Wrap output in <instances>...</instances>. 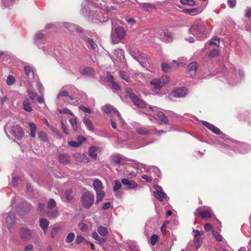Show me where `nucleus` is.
<instances>
[{
  "mask_svg": "<svg viewBox=\"0 0 251 251\" xmlns=\"http://www.w3.org/2000/svg\"><path fill=\"white\" fill-rule=\"evenodd\" d=\"M212 26L207 21L197 20L189 29V32L198 40H202L209 35Z\"/></svg>",
  "mask_w": 251,
  "mask_h": 251,
  "instance_id": "f257e3e1",
  "label": "nucleus"
},
{
  "mask_svg": "<svg viewBox=\"0 0 251 251\" xmlns=\"http://www.w3.org/2000/svg\"><path fill=\"white\" fill-rule=\"evenodd\" d=\"M112 31L111 38L113 44H115L119 43L126 36V31L124 27L119 25L122 23L117 19L111 20Z\"/></svg>",
  "mask_w": 251,
  "mask_h": 251,
  "instance_id": "f03ea898",
  "label": "nucleus"
},
{
  "mask_svg": "<svg viewBox=\"0 0 251 251\" xmlns=\"http://www.w3.org/2000/svg\"><path fill=\"white\" fill-rule=\"evenodd\" d=\"M4 129L8 137L9 135L8 132L11 133L15 138L18 140L22 139L24 137V131L22 128L12 122H9L6 123L4 127Z\"/></svg>",
  "mask_w": 251,
  "mask_h": 251,
  "instance_id": "7ed1b4c3",
  "label": "nucleus"
},
{
  "mask_svg": "<svg viewBox=\"0 0 251 251\" xmlns=\"http://www.w3.org/2000/svg\"><path fill=\"white\" fill-rule=\"evenodd\" d=\"M130 53L132 57L144 67H147L148 65L151 63V59L146 54L141 53L135 48L130 49Z\"/></svg>",
  "mask_w": 251,
  "mask_h": 251,
  "instance_id": "20e7f679",
  "label": "nucleus"
},
{
  "mask_svg": "<svg viewBox=\"0 0 251 251\" xmlns=\"http://www.w3.org/2000/svg\"><path fill=\"white\" fill-rule=\"evenodd\" d=\"M224 146L227 149H229L234 151L236 149L239 150L240 152L242 153H247L251 150V147L245 143L240 144L236 141H231L229 144H224Z\"/></svg>",
  "mask_w": 251,
  "mask_h": 251,
  "instance_id": "39448f33",
  "label": "nucleus"
},
{
  "mask_svg": "<svg viewBox=\"0 0 251 251\" xmlns=\"http://www.w3.org/2000/svg\"><path fill=\"white\" fill-rule=\"evenodd\" d=\"M93 185L96 192V203L98 204L102 201L105 196V192L103 190L102 183L100 179H95L93 180Z\"/></svg>",
  "mask_w": 251,
  "mask_h": 251,
  "instance_id": "423d86ee",
  "label": "nucleus"
},
{
  "mask_svg": "<svg viewBox=\"0 0 251 251\" xmlns=\"http://www.w3.org/2000/svg\"><path fill=\"white\" fill-rule=\"evenodd\" d=\"M95 196L92 192L87 191L84 193L81 198V202L83 207L88 209L94 204Z\"/></svg>",
  "mask_w": 251,
  "mask_h": 251,
  "instance_id": "0eeeda50",
  "label": "nucleus"
},
{
  "mask_svg": "<svg viewBox=\"0 0 251 251\" xmlns=\"http://www.w3.org/2000/svg\"><path fill=\"white\" fill-rule=\"evenodd\" d=\"M169 78L167 76H162L159 79H154L151 81V84L152 85L155 89L156 93L160 91V88L164 85L168 83Z\"/></svg>",
  "mask_w": 251,
  "mask_h": 251,
  "instance_id": "6e6552de",
  "label": "nucleus"
},
{
  "mask_svg": "<svg viewBox=\"0 0 251 251\" xmlns=\"http://www.w3.org/2000/svg\"><path fill=\"white\" fill-rule=\"evenodd\" d=\"M194 215L196 217L200 216L202 218H211L212 217L213 212L211 207L203 206L197 209Z\"/></svg>",
  "mask_w": 251,
  "mask_h": 251,
  "instance_id": "1a4fd4ad",
  "label": "nucleus"
},
{
  "mask_svg": "<svg viewBox=\"0 0 251 251\" xmlns=\"http://www.w3.org/2000/svg\"><path fill=\"white\" fill-rule=\"evenodd\" d=\"M102 109L104 112L108 114H114L117 118L119 122L123 125H124L125 123L121 114L113 106L110 104H106L103 106Z\"/></svg>",
  "mask_w": 251,
  "mask_h": 251,
  "instance_id": "9d476101",
  "label": "nucleus"
},
{
  "mask_svg": "<svg viewBox=\"0 0 251 251\" xmlns=\"http://www.w3.org/2000/svg\"><path fill=\"white\" fill-rule=\"evenodd\" d=\"M153 188L155 190V191L154 192V196L157 200L160 201H162L164 200H168L169 197L164 192L162 188L160 186L154 185L153 186Z\"/></svg>",
  "mask_w": 251,
  "mask_h": 251,
  "instance_id": "9b49d317",
  "label": "nucleus"
},
{
  "mask_svg": "<svg viewBox=\"0 0 251 251\" xmlns=\"http://www.w3.org/2000/svg\"><path fill=\"white\" fill-rule=\"evenodd\" d=\"M129 159H126L123 155L119 153L112 154L110 157V161L111 163L114 164H125L127 161Z\"/></svg>",
  "mask_w": 251,
  "mask_h": 251,
  "instance_id": "f8f14e48",
  "label": "nucleus"
},
{
  "mask_svg": "<svg viewBox=\"0 0 251 251\" xmlns=\"http://www.w3.org/2000/svg\"><path fill=\"white\" fill-rule=\"evenodd\" d=\"M45 37V34L41 31H38L34 36V43L36 45L37 47L42 49L44 52L51 54V52L47 50V47L44 46H41L40 44V40L44 39Z\"/></svg>",
  "mask_w": 251,
  "mask_h": 251,
  "instance_id": "ddd939ff",
  "label": "nucleus"
},
{
  "mask_svg": "<svg viewBox=\"0 0 251 251\" xmlns=\"http://www.w3.org/2000/svg\"><path fill=\"white\" fill-rule=\"evenodd\" d=\"M149 109L152 111L156 112V116L161 124H167L169 122L168 118L160 111L161 109L156 106H149Z\"/></svg>",
  "mask_w": 251,
  "mask_h": 251,
  "instance_id": "4468645a",
  "label": "nucleus"
},
{
  "mask_svg": "<svg viewBox=\"0 0 251 251\" xmlns=\"http://www.w3.org/2000/svg\"><path fill=\"white\" fill-rule=\"evenodd\" d=\"M121 183L127 190H136L139 187V185L135 181L128 179V178H123L121 180Z\"/></svg>",
  "mask_w": 251,
  "mask_h": 251,
  "instance_id": "2eb2a0df",
  "label": "nucleus"
},
{
  "mask_svg": "<svg viewBox=\"0 0 251 251\" xmlns=\"http://www.w3.org/2000/svg\"><path fill=\"white\" fill-rule=\"evenodd\" d=\"M19 235L23 241H27L31 239L32 232L30 229L23 226L20 228Z\"/></svg>",
  "mask_w": 251,
  "mask_h": 251,
  "instance_id": "dca6fc26",
  "label": "nucleus"
},
{
  "mask_svg": "<svg viewBox=\"0 0 251 251\" xmlns=\"http://www.w3.org/2000/svg\"><path fill=\"white\" fill-rule=\"evenodd\" d=\"M187 89L185 87H181L172 91L170 94V97L175 98L184 97L186 95Z\"/></svg>",
  "mask_w": 251,
  "mask_h": 251,
  "instance_id": "f3484780",
  "label": "nucleus"
},
{
  "mask_svg": "<svg viewBox=\"0 0 251 251\" xmlns=\"http://www.w3.org/2000/svg\"><path fill=\"white\" fill-rule=\"evenodd\" d=\"M15 214L12 212H9L6 219V225L9 230L11 231L15 225Z\"/></svg>",
  "mask_w": 251,
  "mask_h": 251,
  "instance_id": "a211bd4d",
  "label": "nucleus"
},
{
  "mask_svg": "<svg viewBox=\"0 0 251 251\" xmlns=\"http://www.w3.org/2000/svg\"><path fill=\"white\" fill-rule=\"evenodd\" d=\"M132 3L134 4H138L140 7L147 11H150L156 8L155 5L151 3H140L137 0H134V1H133Z\"/></svg>",
  "mask_w": 251,
  "mask_h": 251,
  "instance_id": "6ab92c4d",
  "label": "nucleus"
},
{
  "mask_svg": "<svg viewBox=\"0 0 251 251\" xmlns=\"http://www.w3.org/2000/svg\"><path fill=\"white\" fill-rule=\"evenodd\" d=\"M136 131L141 135H148L152 134L153 130L151 127L141 126L136 128Z\"/></svg>",
  "mask_w": 251,
  "mask_h": 251,
  "instance_id": "aec40b11",
  "label": "nucleus"
},
{
  "mask_svg": "<svg viewBox=\"0 0 251 251\" xmlns=\"http://www.w3.org/2000/svg\"><path fill=\"white\" fill-rule=\"evenodd\" d=\"M114 55L115 58L112 57L113 61L114 60L118 61L123 62L125 61L124 52L123 50L117 49L114 50Z\"/></svg>",
  "mask_w": 251,
  "mask_h": 251,
  "instance_id": "412c9836",
  "label": "nucleus"
},
{
  "mask_svg": "<svg viewBox=\"0 0 251 251\" xmlns=\"http://www.w3.org/2000/svg\"><path fill=\"white\" fill-rule=\"evenodd\" d=\"M130 98L133 101L134 104L137 106L142 108L146 107V103L145 102L140 99L136 95L131 94L130 95Z\"/></svg>",
  "mask_w": 251,
  "mask_h": 251,
  "instance_id": "4be33fe9",
  "label": "nucleus"
},
{
  "mask_svg": "<svg viewBox=\"0 0 251 251\" xmlns=\"http://www.w3.org/2000/svg\"><path fill=\"white\" fill-rule=\"evenodd\" d=\"M74 156L75 160L79 162L88 163L90 161V159L85 153L76 152Z\"/></svg>",
  "mask_w": 251,
  "mask_h": 251,
  "instance_id": "5701e85b",
  "label": "nucleus"
},
{
  "mask_svg": "<svg viewBox=\"0 0 251 251\" xmlns=\"http://www.w3.org/2000/svg\"><path fill=\"white\" fill-rule=\"evenodd\" d=\"M201 123L204 126L206 127L215 134L220 135L221 134V131L214 125L204 121H201Z\"/></svg>",
  "mask_w": 251,
  "mask_h": 251,
  "instance_id": "b1692460",
  "label": "nucleus"
},
{
  "mask_svg": "<svg viewBox=\"0 0 251 251\" xmlns=\"http://www.w3.org/2000/svg\"><path fill=\"white\" fill-rule=\"evenodd\" d=\"M239 77H237L236 74H234V76H232V80H230V83L232 85L236 84L240 82L244 78V73L242 70L238 71Z\"/></svg>",
  "mask_w": 251,
  "mask_h": 251,
  "instance_id": "393cba45",
  "label": "nucleus"
},
{
  "mask_svg": "<svg viewBox=\"0 0 251 251\" xmlns=\"http://www.w3.org/2000/svg\"><path fill=\"white\" fill-rule=\"evenodd\" d=\"M106 79L111 84L112 89L115 91H118L120 89L119 85L114 81L113 76L108 72H107Z\"/></svg>",
  "mask_w": 251,
  "mask_h": 251,
  "instance_id": "a878e982",
  "label": "nucleus"
},
{
  "mask_svg": "<svg viewBox=\"0 0 251 251\" xmlns=\"http://www.w3.org/2000/svg\"><path fill=\"white\" fill-rule=\"evenodd\" d=\"M193 232L195 233L194 238V246L197 250H198L201 246V234L198 230H193Z\"/></svg>",
  "mask_w": 251,
  "mask_h": 251,
  "instance_id": "bb28decb",
  "label": "nucleus"
},
{
  "mask_svg": "<svg viewBox=\"0 0 251 251\" xmlns=\"http://www.w3.org/2000/svg\"><path fill=\"white\" fill-rule=\"evenodd\" d=\"M73 88L72 85H66L62 87L61 90L57 96V99L59 100L61 97H67L69 95V91Z\"/></svg>",
  "mask_w": 251,
  "mask_h": 251,
  "instance_id": "cd10ccee",
  "label": "nucleus"
},
{
  "mask_svg": "<svg viewBox=\"0 0 251 251\" xmlns=\"http://www.w3.org/2000/svg\"><path fill=\"white\" fill-rule=\"evenodd\" d=\"M64 25L69 31L74 32L75 30L79 33L82 32V29L75 25L70 23H64Z\"/></svg>",
  "mask_w": 251,
  "mask_h": 251,
  "instance_id": "c85d7f7f",
  "label": "nucleus"
},
{
  "mask_svg": "<svg viewBox=\"0 0 251 251\" xmlns=\"http://www.w3.org/2000/svg\"><path fill=\"white\" fill-rule=\"evenodd\" d=\"M197 69V64L195 62H192L188 66V70L191 77H193L196 75Z\"/></svg>",
  "mask_w": 251,
  "mask_h": 251,
  "instance_id": "c756f323",
  "label": "nucleus"
},
{
  "mask_svg": "<svg viewBox=\"0 0 251 251\" xmlns=\"http://www.w3.org/2000/svg\"><path fill=\"white\" fill-rule=\"evenodd\" d=\"M24 69L26 77L29 80L35 79V74L32 67L26 66L25 67Z\"/></svg>",
  "mask_w": 251,
  "mask_h": 251,
  "instance_id": "7c9ffc66",
  "label": "nucleus"
},
{
  "mask_svg": "<svg viewBox=\"0 0 251 251\" xmlns=\"http://www.w3.org/2000/svg\"><path fill=\"white\" fill-rule=\"evenodd\" d=\"M58 160L62 164H67L70 162L71 158L68 153H61L58 156Z\"/></svg>",
  "mask_w": 251,
  "mask_h": 251,
  "instance_id": "2f4dec72",
  "label": "nucleus"
},
{
  "mask_svg": "<svg viewBox=\"0 0 251 251\" xmlns=\"http://www.w3.org/2000/svg\"><path fill=\"white\" fill-rule=\"evenodd\" d=\"M49 225V222L46 219H41L40 220V226L44 231V233L46 234L47 232Z\"/></svg>",
  "mask_w": 251,
  "mask_h": 251,
  "instance_id": "473e14b6",
  "label": "nucleus"
},
{
  "mask_svg": "<svg viewBox=\"0 0 251 251\" xmlns=\"http://www.w3.org/2000/svg\"><path fill=\"white\" fill-rule=\"evenodd\" d=\"M83 122L89 130L91 131H93L94 130L93 124L89 119L86 117L84 118L83 119Z\"/></svg>",
  "mask_w": 251,
  "mask_h": 251,
  "instance_id": "72a5a7b5",
  "label": "nucleus"
},
{
  "mask_svg": "<svg viewBox=\"0 0 251 251\" xmlns=\"http://www.w3.org/2000/svg\"><path fill=\"white\" fill-rule=\"evenodd\" d=\"M99 148L95 146L91 147L88 151V154L89 156L93 158L96 159L97 157V151L98 150Z\"/></svg>",
  "mask_w": 251,
  "mask_h": 251,
  "instance_id": "f704fd0d",
  "label": "nucleus"
},
{
  "mask_svg": "<svg viewBox=\"0 0 251 251\" xmlns=\"http://www.w3.org/2000/svg\"><path fill=\"white\" fill-rule=\"evenodd\" d=\"M73 198V191L72 189H69L65 191L64 196L62 197L63 201L65 200L67 201H71Z\"/></svg>",
  "mask_w": 251,
  "mask_h": 251,
  "instance_id": "c9c22d12",
  "label": "nucleus"
},
{
  "mask_svg": "<svg viewBox=\"0 0 251 251\" xmlns=\"http://www.w3.org/2000/svg\"><path fill=\"white\" fill-rule=\"evenodd\" d=\"M23 109L26 112H30L32 110L30 101L28 99H25L23 103Z\"/></svg>",
  "mask_w": 251,
  "mask_h": 251,
  "instance_id": "e433bc0d",
  "label": "nucleus"
},
{
  "mask_svg": "<svg viewBox=\"0 0 251 251\" xmlns=\"http://www.w3.org/2000/svg\"><path fill=\"white\" fill-rule=\"evenodd\" d=\"M122 183L121 181L118 180H116L114 182V186L113 187V190L114 192H116V196L118 197L119 196V192L118 191L122 188Z\"/></svg>",
  "mask_w": 251,
  "mask_h": 251,
  "instance_id": "4c0bfd02",
  "label": "nucleus"
},
{
  "mask_svg": "<svg viewBox=\"0 0 251 251\" xmlns=\"http://www.w3.org/2000/svg\"><path fill=\"white\" fill-rule=\"evenodd\" d=\"M1 92L2 96H0V109L2 108L5 104L8 103L9 100L7 95L3 93L2 90H1Z\"/></svg>",
  "mask_w": 251,
  "mask_h": 251,
  "instance_id": "58836bf2",
  "label": "nucleus"
},
{
  "mask_svg": "<svg viewBox=\"0 0 251 251\" xmlns=\"http://www.w3.org/2000/svg\"><path fill=\"white\" fill-rule=\"evenodd\" d=\"M81 74L83 75H87L88 76L94 75L95 74V71L92 68H84L81 70Z\"/></svg>",
  "mask_w": 251,
  "mask_h": 251,
  "instance_id": "ea45409f",
  "label": "nucleus"
},
{
  "mask_svg": "<svg viewBox=\"0 0 251 251\" xmlns=\"http://www.w3.org/2000/svg\"><path fill=\"white\" fill-rule=\"evenodd\" d=\"M28 126L30 131V135L31 137L34 138L36 136V132L37 129L36 126L34 123L31 122L29 123Z\"/></svg>",
  "mask_w": 251,
  "mask_h": 251,
  "instance_id": "a19ab883",
  "label": "nucleus"
},
{
  "mask_svg": "<svg viewBox=\"0 0 251 251\" xmlns=\"http://www.w3.org/2000/svg\"><path fill=\"white\" fill-rule=\"evenodd\" d=\"M161 40L168 43L172 42L173 41V35L172 33L170 32L168 30L165 36H161Z\"/></svg>",
  "mask_w": 251,
  "mask_h": 251,
  "instance_id": "79ce46f5",
  "label": "nucleus"
},
{
  "mask_svg": "<svg viewBox=\"0 0 251 251\" xmlns=\"http://www.w3.org/2000/svg\"><path fill=\"white\" fill-rule=\"evenodd\" d=\"M86 42L88 46H89L91 49L94 50H96L98 48L97 45L94 42V41L90 38H87Z\"/></svg>",
  "mask_w": 251,
  "mask_h": 251,
  "instance_id": "37998d69",
  "label": "nucleus"
},
{
  "mask_svg": "<svg viewBox=\"0 0 251 251\" xmlns=\"http://www.w3.org/2000/svg\"><path fill=\"white\" fill-rule=\"evenodd\" d=\"M98 232L102 236H105L107 234V229L103 226H99L97 229Z\"/></svg>",
  "mask_w": 251,
  "mask_h": 251,
  "instance_id": "c03bdc74",
  "label": "nucleus"
},
{
  "mask_svg": "<svg viewBox=\"0 0 251 251\" xmlns=\"http://www.w3.org/2000/svg\"><path fill=\"white\" fill-rule=\"evenodd\" d=\"M76 118H77L75 116L74 118H72L69 120V122L71 125V127L74 131H76L78 128Z\"/></svg>",
  "mask_w": 251,
  "mask_h": 251,
  "instance_id": "a18cd8bd",
  "label": "nucleus"
},
{
  "mask_svg": "<svg viewBox=\"0 0 251 251\" xmlns=\"http://www.w3.org/2000/svg\"><path fill=\"white\" fill-rule=\"evenodd\" d=\"M220 42V38L215 36L213 37L211 40H210L208 43L210 45H215L217 46H219Z\"/></svg>",
  "mask_w": 251,
  "mask_h": 251,
  "instance_id": "49530a36",
  "label": "nucleus"
},
{
  "mask_svg": "<svg viewBox=\"0 0 251 251\" xmlns=\"http://www.w3.org/2000/svg\"><path fill=\"white\" fill-rule=\"evenodd\" d=\"M124 175L128 179L135 178L137 176V174L132 171H127Z\"/></svg>",
  "mask_w": 251,
  "mask_h": 251,
  "instance_id": "de8ad7c7",
  "label": "nucleus"
},
{
  "mask_svg": "<svg viewBox=\"0 0 251 251\" xmlns=\"http://www.w3.org/2000/svg\"><path fill=\"white\" fill-rule=\"evenodd\" d=\"M38 136L40 140L43 142H47L48 141L47 134L44 131H40L38 133Z\"/></svg>",
  "mask_w": 251,
  "mask_h": 251,
  "instance_id": "09e8293b",
  "label": "nucleus"
},
{
  "mask_svg": "<svg viewBox=\"0 0 251 251\" xmlns=\"http://www.w3.org/2000/svg\"><path fill=\"white\" fill-rule=\"evenodd\" d=\"M172 63H170V64H167L166 63H163L162 64L161 68L162 71L164 72H168L169 70L172 69L173 67L172 64Z\"/></svg>",
  "mask_w": 251,
  "mask_h": 251,
  "instance_id": "8fccbe9b",
  "label": "nucleus"
},
{
  "mask_svg": "<svg viewBox=\"0 0 251 251\" xmlns=\"http://www.w3.org/2000/svg\"><path fill=\"white\" fill-rule=\"evenodd\" d=\"M27 92L28 93V95L29 98L32 100H36V99L37 98V94L35 91H34L32 90L28 89L27 91Z\"/></svg>",
  "mask_w": 251,
  "mask_h": 251,
  "instance_id": "3c124183",
  "label": "nucleus"
},
{
  "mask_svg": "<svg viewBox=\"0 0 251 251\" xmlns=\"http://www.w3.org/2000/svg\"><path fill=\"white\" fill-rule=\"evenodd\" d=\"M15 81V78L13 75H9L7 77L6 82L7 85L11 86L14 84Z\"/></svg>",
  "mask_w": 251,
  "mask_h": 251,
  "instance_id": "603ef678",
  "label": "nucleus"
},
{
  "mask_svg": "<svg viewBox=\"0 0 251 251\" xmlns=\"http://www.w3.org/2000/svg\"><path fill=\"white\" fill-rule=\"evenodd\" d=\"M56 205L55 200L53 199H50L47 204V208L48 209H52Z\"/></svg>",
  "mask_w": 251,
  "mask_h": 251,
  "instance_id": "864d4df0",
  "label": "nucleus"
},
{
  "mask_svg": "<svg viewBox=\"0 0 251 251\" xmlns=\"http://www.w3.org/2000/svg\"><path fill=\"white\" fill-rule=\"evenodd\" d=\"M75 237V235L74 232L69 233L66 237V242L68 243H72L74 241Z\"/></svg>",
  "mask_w": 251,
  "mask_h": 251,
  "instance_id": "5fc2aeb1",
  "label": "nucleus"
},
{
  "mask_svg": "<svg viewBox=\"0 0 251 251\" xmlns=\"http://www.w3.org/2000/svg\"><path fill=\"white\" fill-rule=\"evenodd\" d=\"M219 53V50L217 49H213L210 51L208 56L210 57H215Z\"/></svg>",
  "mask_w": 251,
  "mask_h": 251,
  "instance_id": "6e6d98bb",
  "label": "nucleus"
},
{
  "mask_svg": "<svg viewBox=\"0 0 251 251\" xmlns=\"http://www.w3.org/2000/svg\"><path fill=\"white\" fill-rule=\"evenodd\" d=\"M83 242H85L87 243H89L88 241H87L85 240V239L83 236H82L81 235L77 236V237L75 239V242L76 244H79Z\"/></svg>",
  "mask_w": 251,
  "mask_h": 251,
  "instance_id": "4d7b16f0",
  "label": "nucleus"
},
{
  "mask_svg": "<svg viewBox=\"0 0 251 251\" xmlns=\"http://www.w3.org/2000/svg\"><path fill=\"white\" fill-rule=\"evenodd\" d=\"M180 2L183 5H194L195 2L194 0H180Z\"/></svg>",
  "mask_w": 251,
  "mask_h": 251,
  "instance_id": "13d9d810",
  "label": "nucleus"
},
{
  "mask_svg": "<svg viewBox=\"0 0 251 251\" xmlns=\"http://www.w3.org/2000/svg\"><path fill=\"white\" fill-rule=\"evenodd\" d=\"M120 76L123 79L126 80L127 82H130V79L129 77L126 75L124 72L120 71L119 72Z\"/></svg>",
  "mask_w": 251,
  "mask_h": 251,
  "instance_id": "bf43d9fd",
  "label": "nucleus"
},
{
  "mask_svg": "<svg viewBox=\"0 0 251 251\" xmlns=\"http://www.w3.org/2000/svg\"><path fill=\"white\" fill-rule=\"evenodd\" d=\"M134 78L139 81H141L144 80L145 77L143 76V74L141 73H137L135 74Z\"/></svg>",
  "mask_w": 251,
  "mask_h": 251,
  "instance_id": "052dcab7",
  "label": "nucleus"
},
{
  "mask_svg": "<svg viewBox=\"0 0 251 251\" xmlns=\"http://www.w3.org/2000/svg\"><path fill=\"white\" fill-rule=\"evenodd\" d=\"M99 18L97 19H95L94 22L97 23H103L108 20V17H98Z\"/></svg>",
  "mask_w": 251,
  "mask_h": 251,
  "instance_id": "680f3d73",
  "label": "nucleus"
},
{
  "mask_svg": "<svg viewBox=\"0 0 251 251\" xmlns=\"http://www.w3.org/2000/svg\"><path fill=\"white\" fill-rule=\"evenodd\" d=\"M79 109L85 113L91 114L92 113V111L89 108L85 107L82 105L79 106Z\"/></svg>",
  "mask_w": 251,
  "mask_h": 251,
  "instance_id": "e2e57ef3",
  "label": "nucleus"
},
{
  "mask_svg": "<svg viewBox=\"0 0 251 251\" xmlns=\"http://www.w3.org/2000/svg\"><path fill=\"white\" fill-rule=\"evenodd\" d=\"M158 240V237L156 234H153L151 236V244L154 246L155 245Z\"/></svg>",
  "mask_w": 251,
  "mask_h": 251,
  "instance_id": "0e129e2a",
  "label": "nucleus"
},
{
  "mask_svg": "<svg viewBox=\"0 0 251 251\" xmlns=\"http://www.w3.org/2000/svg\"><path fill=\"white\" fill-rule=\"evenodd\" d=\"M59 212L58 210H55L51 212L48 213V216L52 218H55L59 216Z\"/></svg>",
  "mask_w": 251,
  "mask_h": 251,
  "instance_id": "69168bd1",
  "label": "nucleus"
},
{
  "mask_svg": "<svg viewBox=\"0 0 251 251\" xmlns=\"http://www.w3.org/2000/svg\"><path fill=\"white\" fill-rule=\"evenodd\" d=\"M168 30L167 29H160L157 32V36L158 38L161 39V36H165Z\"/></svg>",
  "mask_w": 251,
  "mask_h": 251,
  "instance_id": "338daca9",
  "label": "nucleus"
},
{
  "mask_svg": "<svg viewBox=\"0 0 251 251\" xmlns=\"http://www.w3.org/2000/svg\"><path fill=\"white\" fill-rule=\"evenodd\" d=\"M168 30L167 29H160L157 32V36L158 38L161 39V36H165Z\"/></svg>",
  "mask_w": 251,
  "mask_h": 251,
  "instance_id": "774afa93",
  "label": "nucleus"
}]
</instances>
